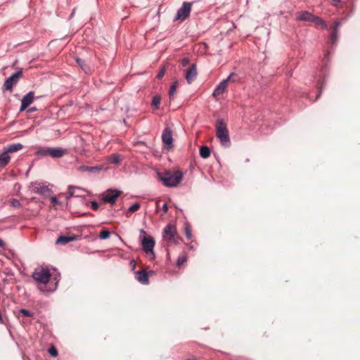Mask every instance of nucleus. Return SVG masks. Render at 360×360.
<instances>
[{
	"label": "nucleus",
	"instance_id": "obj_1",
	"mask_svg": "<svg viewBox=\"0 0 360 360\" xmlns=\"http://www.w3.org/2000/svg\"><path fill=\"white\" fill-rule=\"evenodd\" d=\"M51 276V275L50 273V270L47 267H41L40 269H37L32 274V278L39 283L38 287L39 289L41 291L46 292L48 293L55 291L57 288L58 283L59 282V279L57 277H54L53 278V280L55 282L54 286L50 290L46 289V285L50 282Z\"/></svg>",
	"mask_w": 360,
	"mask_h": 360
},
{
	"label": "nucleus",
	"instance_id": "obj_2",
	"mask_svg": "<svg viewBox=\"0 0 360 360\" xmlns=\"http://www.w3.org/2000/svg\"><path fill=\"white\" fill-rule=\"evenodd\" d=\"M158 177L162 184L168 188L176 187L183 179V173L180 170L158 172Z\"/></svg>",
	"mask_w": 360,
	"mask_h": 360
},
{
	"label": "nucleus",
	"instance_id": "obj_3",
	"mask_svg": "<svg viewBox=\"0 0 360 360\" xmlns=\"http://www.w3.org/2000/svg\"><path fill=\"white\" fill-rule=\"evenodd\" d=\"M215 127L216 136L221 144L226 148L229 147L231 146V140L226 122L222 119H218L216 121Z\"/></svg>",
	"mask_w": 360,
	"mask_h": 360
},
{
	"label": "nucleus",
	"instance_id": "obj_4",
	"mask_svg": "<svg viewBox=\"0 0 360 360\" xmlns=\"http://www.w3.org/2000/svg\"><path fill=\"white\" fill-rule=\"evenodd\" d=\"M162 238L167 247L178 244L179 238L177 236L176 226L171 224H167L163 230Z\"/></svg>",
	"mask_w": 360,
	"mask_h": 360
},
{
	"label": "nucleus",
	"instance_id": "obj_5",
	"mask_svg": "<svg viewBox=\"0 0 360 360\" xmlns=\"http://www.w3.org/2000/svg\"><path fill=\"white\" fill-rule=\"evenodd\" d=\"M140 233L143 234V236H140L141 243L143 251L147 255H152L154 257L153 248L155 246V240L153 237L146 235L144 230L141 229Z\"/></svg>",
	"mask_w": 360,
	"mask_h": 360
},
{
	"label": "nucleus",
	"instance_id": "obj_6",
	"mask_svg": "<svg viewBox=\"0 0 360 360\" xmlns=\"http://www.w3.org/2000/svg\"><path fill=\"white\" fill-rule=\"evenodd\" d=\"M238 80V76L234 72H232L229 75V76L225 79H223L214 89V91L212 93V96L214 98H217V96L221 95L226 89L228 82H236Z\"/></svg>",
	"mask_w": 360,
	"mask_h": 360
},
{
	"label": "nucleus",
	"instance_id": "obj_7",
	"mask_svg": "<svg viewBox=\"0 0 360 360\" xmlns=\"http://www.w3.org/2000/svg\"><path fill=\"white\" fill-rule=\"evenodd\" d=\"M22 77V70L19 69L17 72L12 74L6 79L3 84V89L11 91L14 85H15L20 79Z\"/></svg>",
	"mask_w": 360,
	"mask_h": 360
},
{
	"label": "nucleus",
	"instance_id": "obj_8",
	"mask_svg": "<svg viewBox=\"0 0 360 360\" xmlns=\"http://www.w3.org/2000/svg\"><path fill=\"white\" fill-rule=\"evenodd\" d=\"M192 3L184 1L181 8H179L176 12V16L174 20L176 21L179 20H184L190 15L191 11Z\"/></svg>",
	"mask_w": 360,
	"mask_h": 360
},
{
	"label": "nucleus",
	"instance_id": "obj_9",
	"mask_svg": "<svg viewBox=\"0 0 360 360\" xmlns=\"http://www.w3.org/2000/svg\"><path fill=\"white\" fill-rule=\"evenodd\" d=\"M30 187L32 188V191L34 193H37L41 195L47 194L50 189L43 183L32 182Z\"/></svg>",
	"mask_w": 360,
	"mask_h": 360
},
{
	"label": "nucleus",
	"instance_id": "obj_10",
	"mask_svg": "<svg viewBox=\"0 0 360 360\" xmlns=\"http://www.w3.org/2000/svg\"><path fill=\"white\" fill-rule=\"evenodd\" d=\"M328 53L326 52L324 53V58H323V63L324 66L321 68V69L319 71L318 73H316V75L315 77V79L316 80L317 85L321 84V80L324 79L326 77V72L327 71V64L329 60L328 59Z\"/></svg>",
	"mask_w": 360,
	"mask_h": 360
},
{
	"label": "nucleus",
	"instance_id": "obj_11",
	"mask_svg": "<svg viewBox=\"0 0 360 360\" xmlns=\"http://www.w3.org/2000/svg\"><path fill=\"white\" fill-rule=\"evenodd\" d=\"M120 194V191L108 189L107 191V193L103 197L102 200L105 202L114 204Z\"/></svg>",
	"mask_w": 360,
	"mask_h": 360
},
{
	"label": "nucleus",
	"instance_id": "obj_12",
	"mask_svg": "<svg viewBox=\"0 0 360 360\" xmlns=\"http://www.w3.org/2000/svg\"><path fill=\"white\" fill-rule=\"evenodd\" d=\"M162 140L166 146L172 148L173 146L172 131L169 128H165L162 134Z\"/></svg>",
	"mask_w": 360,
	"mask_h": 360
},
{
	"label": "nucleus",
	"instance_id": "obj_13",
	"mask_svg": "<svg viewBox=\"0 0 360 360\" xmlns=\"http://www.w3.org/2000/svg\"><path fill=\"white\" fill-rule=\"evenodd\" d=\"M34 100V95L33 91L28 92L25 95L21 100V106L20 111H24L32 103Z\"/></svg>",
	"mask_w": 360,
	"mask_h": 360
},
{
	"label": "nucleus",
	"instance_id": "obj_14",
	"mask_svg": "<svg viewBox=\"0 0 360 360\" xmlns=\"http://www.w3.org/2000/svg\"><path fill=\"white\" fill-rule=\"evenodd\" d=\"M340 25L341 21L338 20L334 22L333 27H330L332 31L329 37V41L332 44L335 43L336 41L338 40V28Z\"/></svg>",
	"mask_w": 360,
	"mask_h": 360
},
{
	"label": "nucleus",
	"instance_id": "obj_15",
	"mask_svg": "<svg viewBox=\"0 0 360 360\" xmlns=\"http://www.w3.org/2000/svg\"><path fill=\"white\" fill-rule=\"evenodd\" d=\"M196 65L193 64L186 72V79L188 84L192 83L197 77Z\"/></svg>",
	"mask_w": 360,
	"mask_h": 360
},
{
	"label": "nucleus",
	"instance_id": "obj_16",
	"mask_svg": "<svg viewBox=\"0 0 360 360\" xmlns=\"http://www.w3.org/2000/svg\"><path fill=\"white\" fill-rule=\"evenodd\" d=\"M66 153V150L60 147H49V156L53 158H62Z\"/></svg>",
	"mask_w": 360,
	"mask_h": 360
},
{
	"label": "nucleus",
	"instance_id": "obj_17",
	"mask_svg": "<svg viewBox=\"0 0 360 360\" xmlns=\"http://www.w3.org/2000/svg\"><path fill=\"white\" fill-rule=\"evenodd\" d=\"M82 191H83V190L79 187L74 186H69L66 198L68 199H69L72 197H76V198L81 197L82 195L81 193Z\"/></svg>",
	"mask_w": 360,
	"mask_h": 360
},
{
	"label": "nucleus",
	"instance_id": "obj_18",
	"mask_svg": "<svg viewBox=\"0 0 360 360\" xmlns=\"http://www.w3.org/2000/svg\"><path fill=\"white\" fill-rule=\"evenodd\" d=\"M136 280L142 284H148L149 282L148 280V274L144 271H136Z\"/></svg>",
	"mask_w": 360,
	"mask_h": 360
},
{
	"label": "nucleus",
	"instance_id": "obj_19",
	"mask_svg": "<svg viewBox=\"0 0 360 360\" xmlns=\"http://www.w3.org/2000/svg\"><path fill=\"white\" fill-rule=\"evenodd\" d=\"M315 15L307 11H302L297 13V20L302 21L313 22Z\"/></svg>",
	"mask_w": 360,
	"mask_h": 360
},
{
	"label": "nucleus",
	"instance_id": "obj_20",
	"mask_svg": "<svg viewBox=\"0 0 360 360\" xmlns=\"http://www.w3.org/2000/svg\"><path fill=\"white\" fill-rule=\"evenodd\" d=\"M23 148V145L20 143H14L12 144H10L7 146L6 148H4V150L7 154L11 153H15L20 150H21Z\"/></svg>",
	"mask_w": 360,
	"mask_h": 360
},
{
	"label": "nucleus",
	"instance_id": "obj_21",
	"mask_svg": "<svg viewBox=\"0 0 360 360\" xmlns=\"http://www.w3.org/2000/svg\"><path fill=\"white\" fill-rule=\"evenodd\" d=\"M75 239H76L75 236H60L57 238L56 243L65 245L70 241L75 240Z\"/></svg>",
	"mask_w": 360,
	"mask_h": 360
},
{
	"label": "nucleus",
	"instance_id": "obj_22",
	"mask_svg": "<svg viewBox=\"0 0 360 360\" xmlns=\"http://www.w3.org/2000/svg\"><path fill=\"white\" fill-rule=\"evenodd\" d=\"M11 157L4 150L0 153V166L4 167L10 162Z\"/></svg>",
	"mask_w": 360,
	"mask_h": 360
},
{
	"label": "nucleus",
	"instance_id": "obj_23",
	"mask_svg": "<svg viewBox=\"0 0 360 360\" xmlns=\"http://www.w3.org/2000/svg\"><path fill=\"white\" fill-rule=\"evenodd\" d=\"M200 155L202 158H207L210 155V150L209 147L204 146L200 148Z\"/></svg>",
	"mask_w": 360,
	"mask_h": 360
},
{
	"label": "nucleus",
	"instance_id": "obj_24",
	"mask_svg": "<svg viewBox=\"0 0 360 360\" xmlns=\"http://www.w3.org/2000/svg\"><path fill=\"white\" fill-rule=\"evenodd\" d=\"M35 153L41 157L49 156V147L40 148Z\"/></svg>",
	"mask_w": 360,
	"mask_h": 360
},
{
	"label": "nucleus",
	"instance_id": "obj_25",
	"mask_svg": "<svg viewBox=\"0 0 360 360\" xmlns=\"http://www.w3.org/2000/svg\"><path fill=\"white\" fill-rule=\"evenodd\" d=\"M177 86H178V81L176 80V81L173 82V83L172 84V85L169 88V96L170 99H172L173 98L174 94L176 93Z\"/></svg>",
	"mask_w": 360,
	"mask_h": 360
},
{
	"label": "nucleus",
	"instance_id": "obj_26",
	"mask_svg": "<svg viewBox=\"0 0 360 360\" xmlns=\"http://www.w3.org/2000/svg\"><path fill=\"white\" fill-rule=\"evenodd\" d=\"M313 22H315L316 25L321 26L323 29L328 28L326 22L319 17L315 16Z\"/></svg>",
	"mask_w": 360,
	"mask_h": 360
},
{
	"label": "nucleus",
	"instance_id": "obj_27",
	"mask_svg": "<svg viewBox=\"0 0 360 360\" xmlns=\"http://www.w3.org/2000/svg\"><path fill=\"white\" fill-rule=\"evenodd\" d=\"M108 162L111 164H119L120 162V155L114 154L108 158Z\"/></svg>",
	"mask_w": 360,
	"mask_h": 360
},
{
	"label": "nucleus",
	"instance_id": "obj_28",
	"mask_svg": "<svg viewBox=\"0 0 360 360\" xmlns=\"http://www.w3.org/2000/svg\"><path fill=\"white\" fill-rule=\"evenodd\" d=\"M79 169L82 171H86L89 172H94L100 171L101 169L98 167H89V166H81Z\"/></svg>",
	"mask_w": 360,
	"mask_h": 360
},
{
	"label": "nucleus",
	"instance_id": "obj_29",
	"mask_svg": "<svg viewBox=\"0 0 360 360\" xmlns=\"http://www.w3.org/2000/svg\"><path fill=\"white\" fill-rule=\"evenodd\" d=\"M160 101L161 98L159 96L156 95L153 96L151 103L152 106L154 107L155 109H158L160 108Z\"/></svg>",
	"mask_w": 360,
	"mask_h": 360
},
{
	"label": "nucleus",
	"instance_id": "obj_30",
	"mask_svg": "<svg viewBox=\"0 0 360 360\" xmlns=\"http://www.w3.org/2000/svg\"><path fill=\"white\" fill-rule=\"evenodd\" d=\"M76 62L78 64V65L80 66V68L85 72H88L89 71V69L87 68L86 64H85V62L84 60L81 59V58H77L76 59Z\"/></svg>",
	"mask_w": 360,
	"mask_h": 360
},
{
	"label": "nucleus",
	"instance_id": "obj_31",
	"mask_svg": "<svg viewBox=\"0 0 360 360\" xmlns=\"http://www.w3.org/2000/svg\"><path fill=\"white\" fill-rule=\"evenodd\" d=\"M110 236V232L108 230L103 229L101 231L99 238L102 240L108 238Z\"/></svg>",
	"mask_w": 360,
	"mask_h": 360
},
{
	"label": "nucleus",
	"instance_id": "obj_32",
	"mask_svg": "<svg viewBox=\"0 0 360 360\" xmlns=\"http://www.w3.org/2000/svg\"><path fill=\"white\" fill-rule=\"evenodd\" d=\"M187 260L186 256L184 255L179 256L176 261V266H180L183 264H184Z\"/></svg>",
	"mask_w": 360,
	"mask_h": 360
},
{
	"label": "nucleus",
	"instance_id": "obj_33",
	"mask_svg": "<svg viewBox=\"0 0 360 360\" xmlns=\"http://www.w3.org/2000/svg\"><path fill=\"white\" fill-rule=\"evenodd\" d=\"M184 231H185V234H186V238L188 240H191L192 238V233H191V230L189 224L186 225Z\"/></svg>",
	"mask_w": 360,
	"mask_h": 360
},
{
	"label": "nucleus",
	"instance_id": "obj_34",
	"mask_svg": "<svg viewBox=\"0 0 360 360\" xmlns=\"http://www.w3.org/2000/svg\"><path fill=\"white\" fill-rule=\"evenodd\" d=\"M139 208H140V203H139V202H135V203H134L133 205H131L129 207L128 210H129V212H135V211L138 210Z\"/></svg>",
	"mask_w": 360,
	"mask_h": 360
},
{
	"label": "nucleus",
	"instance_id": "obj_35",
	"mask_svg": "<svg viewBox=\"0 0 360 360\" xmlns=\"http://www.w3.org/2000/svg\"><path fill=\"white\" fill-rule=\"evenodd\" d=\"M20 313L22 314L23 316L27 317H31L33 316V313L30 311L25 309H22L20 310Z\"/></svg>",
	"mask_w": 360,
	"mask_h": 360
},
{
	"label": "nucleus",
	"instance_id": "obj_36",
	"mask_svg": "<svg viewBox=\"0 0 360 360\" xmlns=\"http://www.w3.org/2000/svg\"><path fill=\"white\" fill-rule=\"evenodd\" d=\"M49 353L52 356H58V351H57V349L54 347H51V348L49 349Z\"/></svg>",
	"mask_w": 360,
	"mask_h": 360
},
{
	"label": "nucleus",
	"instance_id": "obj_37",
	"mask_svg": "<svg viewBox=\"0 0 360 360\" xmlns=\"http://www.w3.org/2000/svg\"><path fill=\"white\" fill-rule=\"evenodd\" d=\"M11 205L14 207H18L20 206V202L17 199H13L11 202Z\"/></svg>",
	"mask_w": 360,
	"mask_h": 360
},
{
	"label": "nucleus",
	"instance_id": "obj_38",
	"mask_svg": "<svg viewBox=\"0 0 360 360\" xmlns=\"http://www.w3.org/2000/svg\"><path fill=\"white\" fill-rule=\"evenodd\" d=\"M51 202L53 205H58L60 204V202L58 200L56 196H53L51 198Z\"/></svg>",
	"mask_w": 360,
	"mask_h": 360
},
{
	"label": "nucleus",
	"instance_id": "obj_39",
	"mask_svg": "<svg viewBox=\"0 0 360 360\" xmlns=\"http://www.w3.org/2000/svg\"><path fill=\"white\" fill-rule=\"evenodd\" d=\"M165 73V68H162L159 71V72L158 73V75H157V78H158V79H162V77L164 76Z\"/></svg>",
	"mask_w": 360,
	"mask_h": 360
},
{
	"label": "nucleus",
	"instance_id": "obj_40",
	"mask_svg": "<svg viewBox=\"0 0 360 360\" xmlns=\"http://www.w3.org/2000/svg\"><path fill=\"white\" fill-rule=\"evenodd\" d=\"M91 208L94 210H96L98 208V204L96 200L91 201Z\"/></svg>",
	"mask_w": 360,
	"mask_h": 360
},
{
	"label": "nucleus",
	"instance_id": "obj_41",
	"mask_svg": "<svg viewBox=\"0 0 360 360\" xmlns=\"http://www.w3.org/2000/svg\"><path fill=\"white\" fill-rule=\"evenodd\" d=\"M189 63V60L186 58H184L181 60V65L183 67H186Z\"/></svg>",
	"mask_w": 360,
	"mask_h": 360
},
{
	"label": "nucleus",
	"instance_id": "obj_42",
	"mask_svg": "<svg viewBox=\"0 0 360 360\" xmlns=\"http://www.w3.org/2000/svg\"><path fill=\"white\" fill-rule=\"evenodd\" d=\"M162 211H163L164 214L167 213V212L168 211V207H167V203H164L163 204V205H162Z\"/></svg>",
	"mask_w": 360,
	"mask_h": 360
},
{
	"label": "nucleus",
	"instance_id": "obj_43",
	"mask_svg": "<svg viewBox=\"0 0 360 360\" xmlns=\"http://www.w3.org/2000/svg\"><path fill=\"white\" fill-rule=\"evenodd\" d=\"M36 110H37V108L34 107V108H29L27 112L28 113H31V112H34Z\"/></svg>",
	"mask_w": 360,
	"mask_h": 360
},
{
	"label": "nucleus",
	"instance_id": "obj_44",
	"mask_svg": "<svg viewBox=\"0 0 360 360\" xmlns=\"http://www.w3.org/2000/svg\"><path fill=\"white\" fill-rule=\"evenodd\" d=\"M333 3V4L337 6L338 4L340 3L341 0H331Z\"/></svg>",
	"mask_w": 360,
	"mask_h": 360
},
{
	"label": "nucleus",
	"instance_id": "obj_45",
	"mask_svg": "<svg viewBox=\"0 0 360 360\" xmlns=\"http://www.w3.org/2000/svg\"><path fill=\"white\" fill-rule=\"evenodd\" d=\"M0 247L1 248L5 247V243L1 239H0Z\"/></svg>",
	"mask_w": 360,
	"mask_h": 360
},
{
	"label": "nucleus",
	"instance_id": "obj_46",
	"mask_svg": "<svg viewBox=\"0 0 360 360\" xmlns=\"http://www.w3.org/2000/svg\"><path fill=\"white\" fill-rule=\"evenodd\" d=\"M75 13V8L73 9L72 13L70 14V15L69 17V19H71L74 16Z\"/></svg>",
	"mask_w": 360,
	"mask_h": 360
},
{
	"label": "nucleus",
	"instance_id": "obj_47",
	"mask_svg": "<svg viewBox=\"0 0 360 360\" xmlns=\"http://www.w3.org/2000/svg\"><path fill=\"white\" fill-rule=\"evenodd\" d=\"M321 91H319V94L316 96V99H317L320 96Z\"/></svg>",
	"mask_w": 360,
	"mask_h": 360
}]
</instances>
